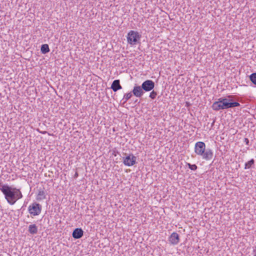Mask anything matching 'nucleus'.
<instances>
[{
    "label": "nucleus",
    "instance_id": "nucleus-3",
    "mask_svg": "<svg viewBox=\"0 0 256 256\" xmlns=\"http://www.w3.org/2000/svg\"><path fill=\"white\" fill-rule=\"evenodd\" d=\"M141 38V34L138 32L134 30H130L127 35V41L128 44L132 46L136 44Z\"/></svg>",
    "mask_w": 256,
    "mask_h": 256
},
{
    "label": "nucleus",
    "instance_id": "nucleus-25",
    "mask_svg": "<svg viewBox=\"0 0 256 256\" xmlns=\"http://www.w3.org/2000/svg\"><path fill=\"white\" fill-rule=\"evenodd\" d=\"M46 132H42V134H46Z\"/></svg>",
    "mask_w": 256,
    "mask_h": 256
},
{
    "label": "nucleus",
    "instance_id": "nucleus-14",
    "mask_svg": "<svg viewBox=\"0 0 256 256\" xmlns=\"http://www.w3.org/2000/svg\"><path fill=\"white\" fill-rule=\"evenodd\" d=\"M38 226L35 224H30L28 226V231L30 234H36L38 232Z\"/></svg>",
    "mask_w": 256,
    "mask_h": 256
},
{
    "label": "nucleus",
    "instance_id": "nucleus-15",
    "mask_svg": "<svg viewBox=\"0 0 256 256\" xmlns=\"http://www.w3.org/2000/svg\"><path fill=\"white\" fill-rule=\"evenodd\" d=\"M40 50L42 54H46L50 52V48L48 45L47 44H42L41 46Z\"/></svg>",
    "mask_w": 256,
    "mask_h": 256
},
{
    "label": "nucleus",
    "instance_id": "nucleus-16",
    "mask_svg": "<svg viewBox=\"0 0 256 256\" xmlns=\"http://www.w3.org/2000/svg\"><path fill=\"white\" fill-rule=\"evenodd\" d=\"M14 190H16L15 200L16 202V200L22 198V194L20 189L16 188H14Z\"/></svg>",
    "mask_w": 256,
    "mask_h": 256
},
{
    "label": "nucleus",
    "instance_id": "nucleus-4",
    "mask_svg": "<svg viewBox=\"0 0 256 256\" xmlns=\"http://www.w3.org/2000/svg\"><path fill=\"white\" fill-rule=\"evenodd\" d=\"M42 206L36 202H34L28 207V212L32 216L39 215L42 212Z\"/></svg>",
    "mask_w": 256,
    "mask_h": 256
},
{
    "label": "nucleus",
    "instance_id": "nucleus-6",
    "mask_svg": "<svg viewBox=\"0 0 256 256\" xmlns=\"http://www.w3.org/2000/svg\"><path fill=\"white\" fill-rule=\"evenodd\" d=\"M142 88L145 92H150L154 87V82L152 80H146L142 83Z\"/></svg>",
    "mask_w": 256,
    "mask_h": 256
},
{
    "label": "nucleus",
    "instance_id": "nucleus-19",
    "mask_svg": "<svg viewBox=\"0 0 256 256\" xmlns=\"http://www.w3.org/2000/svg\"><path fill=\"white\" fill-rule=\"evenodd\" d=\"M132 96V92L126 94L124 96L123 100H124V102H126Z\"/></svg>",
    "mask_w": 256,
    "mask_h": 256
},
{
    "label": "nucleus",
    "instance_id": "nucleus-8",
    "mask_svg": "<svg viewBox=\"0 0 256 256\" xmlns=\"http://www.w3.org/2000/svg\"><path fill=\"white\" fill-rule=\"evenodd\" d=\"M206 148V144L202 142H198L194 146V152L197 155L202 154Z\"/></svg>",
    "mask_w": 256,
    "mask_h": 256
},
{
    "label": "nucleus",
    "instance_id": "nucleus-11",
    "mask_svg": "<svg viewBox=\"0 0 256 256\" xmlns=\"http://www.w3.org/2000/svg\"><path fill=\"white\" fill-rule=\"evenodd\" d=\"M84 234V231L81 228H76L72 232V236L74 238L78 239L81 238Z\"/></svg>",
    "mask_w": 256,
    "mask_h": 256
},
{
    "label": "nucleus",
    "instance_id": "nucleus-10",
    "mask_svg": "<svg viewBox=\"0 0 256 256\" xmlns=\"http://www.w3.org/2000/svg\"><path fill=\"white\" fill-rule=\"evenodd\" d=\"M169 241L172 244H177L180 242L178 234L176 232H172L169 237Z\"/></svg>",
    "mask_w": 256,
    "mask_h": 256
},
{
    "label": "nucleus",
    "instance_id": "nucleus-24",
    "mask_svg": "<svg viewBox=\"0 0 256 256\" xmlns=\"http://www.w3.org/2000/svg\"><path fill=\"white\" fill-rule=\"evenodd\" d=\"M78 176V172H76L75 174H74V177L76 178Z\"/></svg>",
    "mask_w": 256,
    "mask_h": 256
},
{
    "label": "nucleus",
    "instance_id": "nucleus-5",
    "mask_svg": "<svg viewBox=\"0 0 256 256\" xmlns=\"http://www.w3.org/2000/svg\"><path fill=\"white\" fill-rule=\"evenodd\" d=\"M136 162V157L132 154H130L123 158V163L125 166H134Z\"/></svg>",
    "mask_w": 256,
    "mask_h": 256
},
{
    "label": "nucleus",
    "instance_id": "nucleus-22",
    "mask_svg": "<svg viewBox=\"0 0 256 256\" xmlns=\"http://www.w3.org/2000/svg\"><path fill=\"white\" fill-rule=\"evenodd\" d=\"M244 142H245L246 144L248 146H250V142L248 138H244Z\"/></svg>",
    "mask_w": 256,
    "mask_h": 256
},
{
    "label": "nucleus",
    "instance_id": "nucleus-9",
    "mask_svg": "<svg viewBox=\"0 0 256 256\" xmlns=\"http://www.w3.org/2000/svg\"><path fill=\"white\" fill-rule=\"evenodd\" d=\"M132 92L134 96L138 98L142 97L144 94L142 86H135L134 87Z\"/></svg>",
    "mask_w": 256,
    "mask_h": 256
},
{
    "label": "nucleus",
    "instance_id": "nucleus-7",
    "mask_svg": "<svg viewBox=\"0 0 256 256\" xmlns=\"http://www.w3.org/2000/svg\"><path fill=\"white\" fill-rule=\"evenodd\" d=\"M198 156H201L202 159L206 160H210L213 158V152L210 148H205L202 154H200Z\"/></svg>",
    "mask_w": 256,
    "mask_h": 256
},
{
    "label": "nucleus",
    "instance_id": "nucleus-17",
    "mask_svg": "<svg viewBox=\"0 0 256 256\" xmlns=\"http://www.w3.org/2000/svg\"><path fill=\"white\" fill-rule=\"evenodd\" d=\"M254 162L255 161L253 158L251 159L245 164L244 169L246 170L251 168L252 166L254 165Z\"/></svg>",
    "mask_w": 256,
    "mask_h": 256
},
{
    "label": "nucleus",
    "instance_id": "nucleus-18",
    "mask_svg": "<svg viewBox=\"0 0 256 256\" xmlns=\"http://www.w3.org/2000/svg\"><path fill=\"white\" fill-rule=\"evenodd\" d=\"M250 81L255 85H256V72L252 74L250 76Z\"/></svg>",
    "mask_w": 256,
    "mask_h": 256
},
{
    "label": "nucleus",
    "instance_id": "nucleus-13",
    "mask_svg": "<svg viewBox=\"0 0 256 256\" xmlns=\"http://www.w3.org/2000/svg\"><path fill=\"white\" fill-rule=\"evenodd\" d=\"M46 198V192L42 190H40L36 196V199L37 200L40 201L45 199Z\"/></svg>",
    "mask_w": 256,
    "mask_h": 256
},
{
    "label": "nucleus",
    "instance_id": "nucleus-12",
    "mask_svg": "<svg viewBox=\"0 0 256 256\" xmlns=\"http://www.w3.org/2000/svg\"><path fill=\"white\" fill-rule=\"evenodd\" d=\"M110 88L114 92H117L118 90L122 88L121 85L120 84V80H115L113 81Z\"/></svg>",
    "mask_w": 256,
    "mask_h": 256
},
{
    "label": "nucleus",
    "instance_id": "nucleus-23",
    "mask_svg": "<svg viewBox=\"0 0 256 256\" xmlns=\"http://www.w3.org/2000/svg\"><path fill=\"white\" fill-rule=\"evenodd\" d=\"M254 256H256V246L253 250Z\"/></svg>",
    "mask_w": 256,
    "mask_h": 256
},
{
    "label": "nucleus",
    "instance_id": "nucleus-2",
    "mask_svg": "<svg viewBox=\"0 0 256 256\" xmlns=\"http://www.w3.org/2000/svg\"><path fill=\"white\" fill-rule=\"evenodd\" d=\"M16 188H12L8 184H3L2 188V192L4 196V198L7 202L10 205H13L16 202L15 196Z\"/></svg>",
    "mask_w": 256,
    "mask_h": 256
},
{
    "label": "nucleus",
    "instance_id": "nucleus-1",
    "mask_svg": "<svg viewBox=\"0 0 256 256\" xmlns=\"http://www.w3.org/2000/svg\"><path fill=\"white\" fill-rule=\"evenodd\" d=\"M234 97V96L228 95L226 98H219L217 101L212 104V110L218 111L240 106V104L238 102L232 100V98Z\"/></svg>",
    "mask_w": 256,
    "mask_h": 256
},
{
    "label": "nucleus",
    "instance_id": "nucleus-21",
    "mask_svg": "<svg viewBox=\"0 0 256 256\" xmlns=\"http://www.w3.org/2000/svg\"><path fill=\"white\" fill-rule=\"evenodd\" d=\"M157 96V92L154 90H152L150 94V97L152 99H154Z\"/></svg>",
    "mask_w": 256,
    "mask_h": 256
},
{
    "label": "nucleus",
    "instance_id": "nucleus-20",
    "mask_svg": "<svg viewBox=\"0 0 256 256\" xmlns=\"http://www.w3.org/2000/svg\"><path fill=\"white\" fill-rule=\"evenodd\" d=\"M187 165L188 166V168L192 170H196L198 168L197 166L195 164H191L190 163H187Z\"/></svg>",
    "mask_w": 256,
    "mask_h": 256
}]
</instances>
